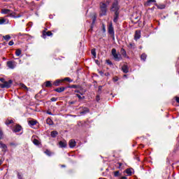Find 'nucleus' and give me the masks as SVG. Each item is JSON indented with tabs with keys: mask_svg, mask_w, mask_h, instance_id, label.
<instances>
[{
	"mask_svg": "<svg viewBox=\"0 0 179 179\" xmlns=\"http://www.w3.org/2000/svg\"><path fill=\"white\" fill-rule=\"evenodd\" d=\"M108 5H110V1L100 3V16H106L107 15V6H108Z\"/></svg>",
	"mask_w": 179,
	"mask_h": 179,
	"instance_id": "nucleus-1",
	"label": "nucleus"
},
{
	"mask_svg": "<svg viewBox=\"0 0 179 179\" xmlns=\"http://www.w3.org/2000/svg\"><path fill=\"white\" fill-rule=\"evenodd\" d=\"M1 13H3V15H7V17L10 16V17H14L15 19H16L17 17H20L22 16L20 15L15 16V12H12V10H10L9 9H2Z\"/></svg>",
	"mask_w": 179,
	"mask_h": 179,
	"instance_id": "nucleus-2",
	"label": "nucleus"
},
{
	"mask_svg": "<svg viewBox=\"0 0 179 179\" xmlns=\"http://www.w3.org/2000/svg\"><path fill=\"white\" fill-rule=\"evenodd\" d=\"M112 55L113 56L115 61H121V59H122L121 55L117 54V50H115V48L112 49Z\"/></svg>",
	"mask_w": 179,
	"mask_h": 179,
	"instance_id": "nucleus-3",
	"label": "nucleus"
},
{
	"mask_svg": "<svg viewBox=\"0 0 179 179\" xmlns=\"http://www.w3.org/2000/svg\"><path fill=\"white\" fill-rule=\"evenodd\" d=\"M108 33L110 34L113 40H115V34H114V27H113V24H109L108 27Z\"/></svg>",
	"mask_w": 179,
	"mask_h": 179,
	"instance_id": "nucleus-4",
	"label": "nucleus"
},
{
	"mask_svg": "<svg viewBox=\"0 0 179 179\" xmlns=\"http://www.w3.org/2000/svg\"><path fill=\"white\" fill-rule=\"evenodd\" d=\"M11 85H12V80H10L8 82L5 81L4 83L0 84V87H1V89H5V87H6L7 89H9Z\"/></svg>",
	"mask_w": 179,
	"mask_h": 179,
	"instance_id": "nucleus-5",
	"label": "nucleus"
},
{
	"mask_svg": "<svg viewBox=\"0 0 179 179\" xmlns=\"http://www.w3.org/2000/svg\"><path fill=\"white\" fill-rule=\"evenodd\" d=\"M118 9H120V8L118 7V1H114L112 7H111V10L112 12H118Z\"/></svg>",
	"mask_w": 179,
	"mask_h": 179,
	"instance_id": "nucleus-6",
	"label": "nucleus"
},
{
	"mask_svg": "<svg viewBox=\"0 0 179 179\" xmlns=\"http://www.w3.org/2000/svg\"><path fill=\"white\" fill-rule=\"evenodd\" d=\"M7 66L10 69H15V68H16V62H12V61L7 62Z\"/></svg>",
	"mask_w": 179,
	"mask_h": 179,
	"instance_id": "nucleus-7",
	"label": "nucleus"
},
{
	"mask_svg": "<svg viewBox=\"0 0 179 179\" xmlns=\"http://www.w3.org/2000/svg\"><path fill=\"white\" fill-rule=\"evenodd\" d=\"M0 148L1 149V151L3 152L4 155L5 153H6V152H8V146L2 142H0Z\"/></svg>",
	"mask_w": 179,
	"mask_h": 179,
	"instance_id": "nucleus-8",
	"label": "nucleus"
},
{
	"mask_svg": "<svg viewBox=\"0 0 179 179\" xmlns=\"http://www.w3.org/2000/svg\"><path fill=\"white\" fill-rule=\"evenodd\" d=\"M68 146V143L65 140H62L59 142V148H64Z\"/></svg>",
	"mask_w": 179,
	"mask_h": 179,
	"instance_id": "nucleus-9",
	"label": "nucleus"
},
{
	"mask_svg": "<svg viewBox=\"0 0 179 179\" xmlns=\"http://www.w3.org/2000/svg\"><path fill=\"white\" fill-rule=\"evenodd\" d=\"M9 20L5 18H0V24H8Z\"/></svg>",
	"mask_w": 179,
	"mask_h": 179,
	"instance_id": "nucleus-10",
	"label": "nucleus"
},
{
	"mask_svg": "<svg viewBox=\"0 0 179 179\" xmlns=\"http://www.w3.org/2000/svg\"><path fill=\"white\" fill-rule=\"evenodd\" d=\"M46 36H48V37H50V36H52V32L44 31L43 32V38H45Z\"/></svg>",
	"mask_w": 179,
	"mask_h": 179,
	"instance_id": "nucleus-11",
	"label": "nucleus"
},
{
	"mask_svg": "<svg viewBox=\"0 0 179 179\" xmlns=\"http://www.w3.org/2000/svg\"><path fill=\"white\" fill-rule=\"evenodd\" d=\"M69 145L71 148H75V146H76V141H75V140H70Z\"/></svg>",
	"mask_w": 179,
	"mask_h": 179,
	"instance_id": "nucleus-12",
	"label": "nucleus"
},
{
	"mask_svg": "<svg viewBox=\"0 0 179 179\" xmlns=\"http://www.w3.org/2000/svg\"><path fill=\"white\" fill-rule=\"evenodd\" d=\"M141 38V31H136L134 39L139 40Z\"/></svg>",
	"mask_w": 179,
	"mask_h": 179,
	"instance_id": "nucleus-13",
	"label": "nucleus"
},
{
	"mask_svg": "<svg viewBox=\"0 0 179 179\" xmlns=\"http://www.w3.org/2000/svg\"><path fill=\"white\" fill-rule=\"evenodd\" d=\"M122 71L124 72V73H128V72H129L128 66H127L125 64L124 66H122Z\"/></svg>",
	"mask_w": 179,
	"mask_h": 179,
	"instance_id": "nucleus-14",
	"label": "nucleus"
},
{
	"mask_svg": "<svg viewBox=\"0 0 179 179\" xmlns=\"http://www.w3.org/2000/svg\"><path fill=\"white\" fill-rule=\"evenodd\" d=\"M64 91H65L64 87H61L55 90V92H57V93H62V92H64Z\"/></svg>",
	"mask_w": 179,
	"mask_h": 179,
	"instance_id": "nucleus-15",
	"label": "nucleus"
},
{
	"mask_svg": "<svg viewBox=\"0 0 179 179\" xmlns=\"http://www.w3.org/2000/svg\"><path fill=\"white\" fill-rule=\"evenodd\" d=\"M119 15H120V13H118L117 11L115 13V17H114V19H113V22L115 23H117V22H118V16H119Z\"/></svg>",
	"mask_w": 179,
	"mask_h": 179,
	"instance_id": "nucleus-16",
	"label": "nucleus"
},
{
	"mask_svg": "<svg viewBox=\"0 0 179 179\" xmlns=\"http://www.w3.org/2000/svg\"><path fill=\"white\" fill-rule=\"evenodd\" d=\"M22 131V127L19 124L16 125L14 129V132H20Z\"/></svg>",
	"mask_w": 179,
	"mask_h": 179,
	"instance_id": "nucleus-17",
	"label": "nucleus"
},
{
	"mask_svg": "<svg viewBox=\"0 0 179 179\" xmlns=\"http://www.w3.org/2000/svg\"><path fill=\"white\" fill-rule=\"evenodd\" d=\"M64 82V80H57L56 81L54 82L53 85L54 86H59V83H62Z\"/></svg>",
	"mask_w": 179,
	"mask_h": 179,
	"instance_id": "nucleus-18",
	"label": "nucleus"
},
{
	"mask_svg": "<svg viewBox=\"0 0 179 179\" xmlns=\"http://www.w3.org/2000/svg\"><path fill=\"white\" fill-rule=\"evenodd\" d=\"M156 3V0H148L147 3H145L146 6H150L152 3Z\"/></svg>",
	"mask_w": 179,
	"mask_h": 179,
	"instance_id": "nucleus-19",
	"label": "nucleus"
},
{
	"mask_svg": "<svg viewBox=\"0 0 179 179\" xmlns=\"http://www.w3.org/2000/svg\"><path fill=\"white\" fill-rule=\"evenodd\" d=\"M57 135H58V131H52L50 133V136H52V138H56Z\"/></svg>",
	"mask_w": 179,
	"mask_h": 179,
	"instance_id": "nucleus-20",
	"label": "nucleus"
},
{
	"mask_svg": "<svg viewBox=\"0 0 179 179\" xmlns=\"http://www.w3.org/2000/svg\"><path fill=\"white\" fill-rule=\"evenodd\" d=\"M45 87H52V83H51V81H46L45 83Z\"/></svg>",
	"mask_w": 179,
	"mask_h": 179,
	"instance_id": "nucleus-21",
	"label": "nucleus"
},
{
	"mask_svg": "<svg viewBox=\"0 0 179 179\" xmlns=\"http://www.w3.org/2000/svg\"><path fill=\"white\" fill-rule=\"evenodd\" d=\"M120 52L122 56H124L125 58H127V51H125L124 48L121 49Z\"/></svg>",
	"mask_w": 179,
	"mask_h": 179,
	"instance_id": "nucleus-22",
	"label": "nucleus"
},
{
	"mask_svg": "<svg viewBox=\"0 0 179 179\" xmlns=\"http://www.w3.org/2000/svg\"><path fill=\"white\" fill-rule=\"evenodd\" d=\"M21 54H22V50L20 49H17L15 51V55L17 57H20Z\"/></svg>",
	"mask_w": 179,
	"mask_h": 179,
	"instance_id": "nucleus-23",
	"label": "nucleus"
},
{
	"mask_svg": "<svg viewBox=\"0 0 179 179\" xmlns=\"http://www.w3.org/2000/svg\"><path fill=\"white\" fill-rule=\"evenodd\" d=\"M33 143H34V145H36V146H38V145H40L41 143H40V141L34 138L33 140Z\"/></svg>",
	"mask_w": 179,
	"mask_h": 179,
	"instance_id": "nucleus-24",
	"label": "nucleus"
},
{
	"mask_svg": "<svg viewBox=\"0 0 179 179\" xmlns=\"http://www.w3.org/2000/svg\"><path fill=\"white\" fill-rule=\"evenodd\" d=\"M10 124H13V121L12 120L7 119L6 120V125H10Z\"/></svg>",
	"mask_w": 179,
	"mask_h": 179,
	"instance_id": "nucleus-25",
	"label": "nucleus"
},
{
	"mask_svg": "<svg viewBox=\"0 0 179 179\" xmlns=\"http://www.w3.org/2000/svg\"><path fill=\"white\" fill-rule=\"evenodd\" d=\"M3 38L6 41H9L10 39L11 38L10 35L3 36Z\"/></svg>",
	"mask_w": 179,
	"mask_h": 179,
	"instance_id": "nucleus-26",
	"label": "nucleus"
},
{
	"mask_svg": "<svg viewBox=\"0 0 179 179\" xmlns=\"http://www.w3.org/2000/svg\"><path fill=\"white\" fill-rule=\"evenodd\" d=\"M86 113H89V108H85L84 110L81 111L80 113V114L83 115V114H86Z\"/></svg>",
	"mask_w": 179,
	"mask_h": 179,
	"instance_id": "nucleus-27",
	"label": "nucleus"
},
{
	"mask_svg": "<svg viewBox=\"0 0 179 179\" xmlns=\"http://www.w3.org/2000/svg\"><path fill=\"white\" fill-rule=\"evenodd\" d=\"M146 57H147V55L145 53L142 54L141 56V58L143 61H146Z\"/></svg>",
	"mask_w": 179,
	"mask_h": 179,
	"instance_id": "nucleus-28",
	"label": "nucleus"
},
{
	"mask_svg": "<svg viewBox=\"0 0 179 179\" xmlns=\"http://www.w3.org/2000/svg\"><path fill=\"white\" fill-rule=\"evenodd\" d=\"M46 122L47 124H48V125H52V120H51V118H48L46 120Z\"/></svg>",
	"mask_w": 179,
	"mask_h": 179,
	"instance_id": "nucleus-29",
	"label": "nucleus"
},
{
	"mask_svg": "<svg viewBox=\"0 0 179 179\" xmlns=\"http://www.w3.org/2000/svg\"><path fill=\"white\" fill-rule=\"evenodd\" d=\"M29 125H31V126L36 125V124H37V121L30 120V121L29 122Z\"/></svg>",
	"mask_w": 179,
	"mask_h": 179,
	"instance_id": "nucleus-30",
	"label": "nucleus"
},
{
	"mask_svg": "<svg viewBox=\"0 0 179 179\" xmlns=\"http://www.w3.org/2000/svg\"><path fill=\"white\" fill-rule=\"evenodd\" d=\"M158 9H164L166 8V5L164 4H160L157 6Z\"/></svg>",
	"mask_w": 179,
	"mask_h": 179,
	"instance_id": "nucleus-31",
	"label": "nucleus"
},
{
	"mask_svg": "<svg viewBox=\"0 0 179 179\" xmlns=\"http://www.w3.org/2000/svg\"><path fill=\"white\" fill-rule=\"evenodd\" d=\"M91 54L93 55L94 58H96V50L95 49H92L91 50Z\"/></svg>",
	"mask_w": 179,
	"mask_h": 179,
	"instance_id": "nucleus-32",
	"label": "nucleus"
},
{
	"mask_svg": "<svg viewBox=\"0 0 179 179\" xmlns=\"http://www.w3.org/2000/svg\"><path fill=\"white\" fill-rule=\"evenodd\" d=\"M62 80H66V81H67V82H73V80H72L70 78H68V77H66V78H65L64 79H62Z\"/></svg>",
	"mask_w": 179,
	"mask_h": 179,
	"instance_id": "nucleus-33",
	"label": "nucleus"
},
{
	"mask_svg": "<svg viewBox=\"0 0 179 179\" xmlns=\"http://www.w3.org/2000/svg\"><path fill=\"white\" fill-rule=\"evenodd\" d=\"M126 173L128 174V176L132 175V171L131 169H126Z\"/></svg>",
	"mask_w": 179,
	"mask_h": 179,
	"instance_id": "nucleus-34",
	"label": "nucleus"
},
{
	"mask_svg": "<svg viewBox=\"0 0 179 179\" xmlns=\"http://www.w3.org/2000/svg\"><path fill=\"white\" fill-rule=\"evenodd\" d=\"M128 47L129 48H135V43H130Z\"/></svg>",
	"mask_w": 179,
	"mask_h": 179,
	"instance_id": "nucleus-35",
	"label": "nucleus"
},
{
	"mask_svg": "<svg viewBox=\"0 0 179 179\" xmlns=\"http://www.w3.org/2000/svg\"><path fill=\"white\" fill-rule=\"evenodd\" d=\"M69 89H78V85H73L69 86Z\"/></svg>",
	"mask_w": 179,
	"mask_h": 179,
	"instance_id": "nucleus-36",
	"label": "nucleus"
},
{
	"mask_svg": "<svg viewBox=\"0 0 179 179\" xmlns=\"http://www.w3.org/2000/svg\"><path fill=\"white\" fill-rule=\"evenodd\" d=\"M76 96L78 97L79 100H83L85 99V96H82L79 94H76Z\"/></svg>",
	"mask_w": 179,
	"mask_h": 179,
	"instance_id": "nucleus-37",
	"label": "nucleus"
},
{
	"mask_svg": "<svg viewBox=\"0 0 179 179\" xmlns=\"http://www.w3.org/2000/svg\"><path fill=\"white\" fill-rule=\"evenodd\" d=\"M20 86L22 89L27 90V87L24 84H20Z\"/></svg>",
	"mask_w": 179,
	"mask_h": 179,
	"instance_id": "nucleus-38",
	"label": "nucleus"
},
{
	"mask_svg": "<svg viewBox=\"0 0 179 179\" xmlns=\"http://www.w3.org/2000/svg\"><path fill=\"white\" fill-rule=\"evenodd\" d=\"M115 177H118L120 176V171H117L114 172Z\"/></svg>",
	"mask_w": 179,
	"mask_h": 179,
	"instance_id": "nucleus-39",
	"label": "nucleus"
},
{
	"mask_svg": "<svg viewBox=\"0 0 179 179\" xmlns=\"http://www.w3.org/2000/svg\"><path fill=\"white\" fill-rule=\"evenodd\" d=\"M45 155H48V156H51V152H50V150H47L45 152Z\"/></svg>",
	"mask_w": 179,
	"mask_h": 179,
	"instance_id": "nucleus-40",
	"label": "nucleus"
},
{
	"mask_svg": "<svg viewBox=\"0 0 179 179\" xmlns=\"http://www.w3.org/2000/svg\"><path fill=\"white\" fill-rule=\"evenodd\" d=\"M17 178L18 179H23V176L20 173H17Z\"/></svg>",
	"mask_w": 179,
	"mask_h": 179,
	"instance_id": "nucleus-41",
	"label": "nucleus"
},
{
	"mask_svg": "<svg viewBox=\"0 0 179 179\" xmlns=\"http://www.w3.org/2000/svg\"><path fill=\"white\" fill-rule=\"evenodd\" d=\"M3 136V132H2V130L0 129V139H2Z\"/></svg>",
	"mask_w": 179,
	"mask_h": 179,
	"instance_id": "nucleus-42",
	"label": "nucleus"
},
{
	"mask_svg": "<svg viewBox=\"0 0 179 179\" xmlns=\"http://www.w3.org/2000/svg\"><path fill=\"white\" fill-rule=\"evenodd\" d=\"M51 101H57V100H58V99L57 98H55V97H52V98H51Z\"/></svg>",
	"mask_w": 179,
	"mask_h": 179,
	"instance_id": "nucleus-43",
	"label": "nucleus"
},
{
	"mask_svg": "<svg viewBox=\"0 0 179 179\" xmlns=\"http://www.w3.org/2000/svg\"><path fill=\"white\" fill-rule=\"evenodd\" d=\"M13 44H15V43L13 42V41H10L8 43V45H13Z\"/></svg>",
	"mask_w": 179,
	"mask_h": 179,
	"instance_id": "nucleus-44",
	"label": "nucleus"
},
{
	"mask_svg": "<svg viewBox=\"0 0 179 179\" xmlns=\"http://www.w3.org/2000/svg\"><path fill=\"white\" fill-rule=\"evenodd\" d=\"M113 81L118 82V77L113 78Z\"/></svg>",
	"mask_w": 179,
	"mask_h": 179,
	"instance_id": "nucleus-45",
	"label": "nucleus"
},
{
	"mask_svg": "<svg viewBox=\"0 0 179 179\" xmlns=\"http://www.w3.org/2000/svg\"><path fill=\"white\" fill-rule=\"evenodd\" d=\"M0 82H2V83H5V78H0Z\"/></svg>",
	"mask_w": 179,
	"mask_h": 179,
	"instance_id": "nucleus-46",
	"label": "nucleus"
},
{
	"mask_svg": "<svg viewBox=\"0 0 179 179\" xmlns=\"http://www.w3.org/2000/svg\"><path fill=\"white\" fill-rule=\"evenodd\" d=\"M96 100L97 101H100V96H96Z\"/></svg>",
	"mask_w": 179,
	"mask_h": 179,
	"instance_id": "nucleus-47",
	"label": "nucleus"
},
{
	"mask_svg": "<svg viewBox=\"0 0 179 179\" xmlns=\"http://www.w3.org/2000/svg\"><path fill=\"white\" fill-rule=\"evenodd\" d=\"M75 93H80L81 95H83V94L80 93V91L78 90H75Z\"/></svg>",
	"mask_w": 179,
	"mask_h": 179,
	"instance_id": "nucleus-48",
	"label": "nucleus"
},
{
	"mask_svg": "<svg viewBox=\"0 0 179 179\" xmlns=\"http://www.w3.org/2000/svg\"><path fill=\"white\" fill-rule=\"evenodd\" d=\"M99 73L101 75V76H103L104 75V73L103 71H99Z\"/></svg>",
	"mask_w": 179,
	"mask_h": 179,
	"instance_id": "nucleus-49",
	"label": "nucleus"
},
{
	"mask_svg": "<svg viewBox=\"0 0 179 179\" xmlns=\"http://www.w3.org/2000/svg\"><path fill=\"white\" fill-rule=\"evenodd\" d=\"M105 76H110V73H106Z\"/></svg>",
	"mask_w": 179,
	"mask_h": 179,
	"instance_id": "nucleus-50",
	"label": "nucleus"
},
{
	"mask_svg": "<svg viewBox=\"0 0 179 179\" xmlns=\"http://www.w3.org/2000/svg\"><path fill=\"white\" fill-rule=\"evenodd\" d=\"M176 100L177 103H179V97H176Z\"/></svg>",
	"mask_w": 179,
	"mask_h": 179,
	"instance_id": "nucleus-51",
	"label": "nucleus"
},
{
	"mask_svg": "<svg viewBox=\"0 0 179 179\" xmlns=\"http://www.w3.org/2000/svg\"><path fill=\"white\" fill-rule=\"evenodd\" d=\"M47 114H49V115H52V113L51 112H50V111H48Z\"/></svg>",
	"mask_w": 179,
	"mask_h": 179,
	"instance_id": "nucleus-52",
	"label": "nucleus"
},
{
	"mask_svg": "<svg viewBox=\"0 0 179 179\" xmlns=\"http://www.w3.org/2000/svg\"><path fill=\"white\" fill-rule=\"evenodd\" d=\"M120 179H127V177L123 176V177H122Z\"/></svg>",
	"mask_w": 179,
	"mask_h": 179,
	"instance_id": "nucleus-53",
	"label": "nucleus"
},
{
	"mask_svg": "<svg viewBox=\"0 0 179 179\" xmlns=\"http://www.w3.org/2000/svg\"><path fill=\"white\" fill-rule=\"evenodd\" d=\"M70 104H75V102L74 101H71V102H70Z\"/></svg>",
	"mask_w": 179,
	"mask_h": 179,
	"instance_id": "nucleus-54",
	"label": "nucleus"
},
{
	"mask_svg": "<svg viewBox=\"0 0 179 179\" xmlns=\"http://www.w3.org/2000/svg\"><path fill=\"white\" fill-rule=\"evenodd\" d=\"M94 22H96V18H94L93 20V23H94Z\"/></svg>",
	"mask_w": 179,
	"mask_h": 179,
	"instance_id": "nucleus-55",
	"label": "nucleus"
},
{
	"mask_svg": "<svg viewBox=\"0 0 179 179\" xmlns=\"http://www.w3.org/2000/svg\"><path fill=\"white\" fill-rule=\"evenodd\" d=\"M99 90H101V86L99 87Z\"/></svg>",
	"mask_w": 179,
	"mask_h": 179,
	"instance_id": "nucleus-56",
	"label": "nucleus"
},
{
	"mask_svg": "<svg viewBox=\"0 0 179 179\" xmlns=\"http://www.w3.org/2000/svg\"><path fill=\"white\" fill-rule=\"evenodd\" d=\"M103 31H106V28L105 27H103Z\"/></svg>",
	"mask_w": 179,
	"mask_h": 179,
	"instance_id": "nucleus-57",
	"label": "nucleus"
},
{
	"mask_svg": "<svg viewBox=\"0 0 179 179\" xmlns=\"http://www.w3.org/2000/svg\"><path fill=\"white\" fill-rule=\"evenodd\" d=\"M124 78H127V75H124Z\"/></svg>",
	"mask_w": 179,
	"mask_h": 179,
	"instance_id": "nucleus-58",
	"label": "nucleus"
},
{
	"mask_svg": "<svg viewBox=\"0 0 179 179\" xmlns=\"http://www.w3.org/2000/svg\"><path fill=\"white\" fill-rule=\"evenodd\" d=\"M119 166H122L121 163L119 164Z\"/></svg>",
	"mask_w": 179,
	"mask_h": 179,
	"instance_id": "nucleus-59",
	"label": "nucleus"
}]
</instances>
